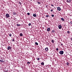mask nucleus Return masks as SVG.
Masks as SVG:
<instances>
[{
    "label": "nucleus",
    "mask_w": 72,
    "mask_h": 72,
    "mask_svg": "<svg viewBox=\"0 0 72 72\" xmlns=\"http://www.w3.org/2000/svg\"><path fill=\"white\" fill-rule=\"evenodd\" d=\"M61 20L62 21H64V18H61Z\"/></svg>",
    "instance_id": "11"
},
{
    "label": "nucleus",
    "mask_w": 72,
    "mask_h": 72,
    "mask_svg": "<svg viewBox=\"0 0 72 72\" xmlns=\"http://www.w3.org/2000/svg\"><path fill=\"white\" fill-rule=\"evenodd\" d=\"M27 15H30V14L29 13H27Z\"/></svg>",
    "instance_id": "21"
},
{
    "label": "nucleus",
    "mask_w": 72,
    "mask_h": 72,
    "mask_svg": "<svg viewBox=\"0 0 72 72\" xmlns=\"http://www.w3.org/2000/svg\"><path fill=\"white\" fill-rule=\"evenodd\" d=\"M6 17H7V18H9V17H10V16L9 15V14H7L6 15Z\"/></svg>",
    "instance_id": "3"
},
{
    "label": "nucleus",
    "mask_w": 72,
    "mask_h": 72,
    "mask_svg": "<svg viewBox=\"0 0 72 72\" xmlns=\"http://www.w3.org/2000/svg\"><path fill=\"white\" fill-rule=\"evenodd\" d=\"M37 60H40V58H37Z\"/></svg>",
    "instance_id": "30"
},
{
    "label": "nucleus",
    "mask_w": 72,
    "mask_h": 72,
    "mask_svg": "<svg viewBox=\"0 0 72 72\" xmlns=\"http://www.w3.org/2000/svg\"><path fill=\"white\" fill-rule=\"evenodd\" d=\"M50 31V28H48L47 29V31L49 32V31Z\"/></svg>",
    "instance_id": "5"
},
{
    "label": "nucleus",
    "mask_w": 72,
    "mask_h": 72,
    "mask_svg": "<svg viewBox=\"0 0 72 72\" xmlns=\"http://www.w3.org/2000/svg\"><path fill=\"white\" fill-rule=\"evenodd\" d=\"M71 41H72V37L71 38Z\"/></svg>",
    "instance_id": "35"
},
{
    "label": "nucleus",
    "mask_w": 72,
    "mask_h": 72,
    "mask_svg": "<svg viewBox=\"0 0 72 72\" xmlns=\"http://www.w3.org/2000/svg\"><path fill=\"white\" fill-rule=\"evenodd\" d=\"M67 33H70V31H68L67 32Z\"/></svg>",
    "instance_id": "19"
},
{
    "label": "nucleus",
    "mask_w": 72,
    "mask_h": 72,
    "mask_svg": "<svg viewBox=\"0 0 72 72\" xmlns=\"http://www.w3.org/2000/svg\"><path fill=\"white\" fill-rule=\"evenodd\" d=\"M53 9H52L50 10V11L51 12H53Z\"/></svg>",
    "instance_id": "31"
},
{
    "label": "nucleus",
    "mask_w": 72,
    "mask_h": 72,
    "mask_svg": "<svg viewBox=\"0 0 72 72\" xmlns=\"http://www.w3.org/2000/svg\"><path fill=\"white\" fill-rule=\"evenodd\" d=\"M51 6H54V5L53 4H51Z\"/></svg>",
    "instance_id": "34"
},
{
    "label": "nucleus",
    "mask_w": 72,
    "mask_h": 72,
    "mask_svg": "<svg viewBox=\"0 0 72 72\" xmlns=\"http://www.w3.org/2000/svg\"><path fill=\"white\" fill-rule=\"evenodd\" d=\"M16 25L17 26H21V24H16Z\"/></svg>",
    "instance_id": "20"
},
{
    "label": "nucleus",
    "mask_w": 72,
    "mask_h": 72,
    "mask_svg": "<svg viewBox=\"0 0 72 72\" xmlns=\"http://www.w3.org/2000/svg\"><path fill=\"white\" fill-rule=\"evenodd\" d=\"M61 46H63V44H61Z\"/></svg>",
    "instance_id": "33"
},
{
    "label": "nucleus",
    "mask_w": 72,
    "mask_h": 72,
    "mask_svg": "<svg viewBox=\"0 0 72 72\" xmlns=\"http://www.w3.org/2000/svg\"><path fill=\"white\" fill-rule=\"evenodd\" d=\"M12 41H14V39H13L12 40Z\"/></svg>",
    "instance_id": "32"
},
{
    "label": "nucleus",
    "mask_w": 72,
    "mask_h": 72,
    "mask_svg": "<svg viewBox=\"0 0 72 72\" xmlns=\"http://www.w3.org/2000/svg\"><path fill=\"white\" fill-rule=\"evenodd\" d=\"M19 4H20V5H22L21 3L20 2H19Z\"/></svg>",
    "instance_id": "28"
},
{
    "label": "nucleus",
    "mask_w": 72,
    "mask_h": 72,
    "mask_svg": "<svg viewBox=\"0 0 72 72\" xmlns=\"http://www.w3.org/2000/svg\"><path fill=\"white\" fill-rule=\"evenodd\" d=\"M7 49L8 50H9V49H11V46H8V47Z\"/></svg>",
    "instance_id": "9"
},
{
    "label": "nucleus",
    "mask_w": 72,
    "mask_h": 72,
    "mask_svg": "<svg viewBox=\"0 0 72 72\" xmlns=\"http://www.w3.org/2000/svg\"><path fill=\"white\" fill-rule=\"evenodd\" d=\"M59 53L60 54V55H63L64 54V51H59Z\"/></svg>",
    "instance_id": "1"
},
{
    "label": "nucleus",
    "mask_w": 72,
    "mask_h": 72,
    "mask_svg": "<svg viewBox=\"0 0 72 72\" xmlns=\"http://www.w3.org/2000/svg\"><path fill=\"white\" fill-rule=\"evenodd\" d=\"M37 3H38V4H41V3H40L39 2H37Z\"/></svg>",
    "instance_id": "29"
},
{
    "label": "nucleus",
    "mask_w": 72,
    "mask_h": 72,
    "mask_svg": "<svg viewBox=\"0 0 72 72\" xmlns=\"http://www.w3.org/2000/svg\"><path fill=\"white\" fill-rule=\"evenodd\" d=\"M31 25V23H29L28 26H30Z\"/></svg>",
    "instance_id": "24"
},
{
    "label": "nucleus",
    "mask_w": 72,
    "mask_h": 72,
    "mask_svg": "<svg viewBox=\"0 0 72 72\" xmlns=\"http://www.w3.org/2000/svg\"><path fill=\"white\" fill-rule=\"evenodd\" d=\"M71 1V0H67L66 2L67 3H70Z\"/></svg>",
    "instance_id": "6"
},
{
    "label": "nucleus",
    "mask_w": 72,
    "mask_h": 72,
    "mask_svg": "<svg viewBox=\"0 0 72 72\" xmlns=\"http://www.w3.org/2000/svg\"><path fill=\"white\" fill-rule=\"evenodd\" d=\"M58 50H59V49H58V48H57L56 49V51H58Z\"/></svg>",
    "instance_id": "27"
},
{
    "label": "nucleus",
    "mask_w": 72,
    "mask_h": 72,
    "mask_svg": "<svg viewBox=\"0 0 72 72\" xmlns=\"http://www.w3.org/2000/svg\"><path fill=\"white\" fill-rule=\"evenodd\" d=\"M9 36H10V37H11V36H12V34L10 33L9 35Z\"/></svg>",
    "instance_id": "25"
},
{
    "label": "nucleus",
    "mask_w": 72,
    "mask_h": 72,
    "mask_svg": "<svg viewBox=\"0 0 72 72\" xmlns=\"http://www.w3.org/2000/svg\"><path fill=\"white\" fill-rule=\"evenodd\" d=\"M20 36H23V34L22 33H20Z\"/></svg>",
    "instance_id": "14"
},
{
    "label": "nucleus",
    "mask_w": 72,
    "mask_h": 72,
    "mask_svg": "<svg viewBox=\"0 0 72 72\" xmlns=\"http://www.w3.org/2000/svg\"><path fill=\"white\" fill-rule=\"evenodd\" d=\"M35 45H39V44L37 42H35Z\"/></svg>",
    "instance_id": "17"
},
{
    "label": "nucleus",
    "mask_w": 72,
    "mask_h": 72,
    "mask_svg": "<svg viewBox=\"0 0 72 72\" xmlns=\"http://www.w3.org/2000/svg\"><path fill=\"white\" fill-rule=\"evenodd\" d=\"M53 13H54V12H53Z\"/></svg>",
    "instance_id": "36"
},
{
    "label": "nucleus",
    "mask_w": 72,
    "mask_h": 72,
    "mask_svg": "<svg viewBox=\"0 0 72 72\" xmlns=\"http://www.w3.org/2000/svg\"><path fill=\"white\" fill-rule=\"evenodd\" d=\"M30 63H31L30 62H27V64H30Z\"/></svg>",
    "instance_id": "26"
},
{
    "label": "nucleus",
    "mask_w": 72,
    "mask_h": 72,
    "mask_svg": "<svg viewBox=\"0 0 72 72\" xmlns=\"http://www.w3.org/2000/svg\"><path fill=\"white\" fill-rule=\"evenodd\" d=\"M45 50H46V51H48L49 50V49H48V48L46 47V48L45 49Z\"/></svg>",
    "instance_id": "10"
},
{
    "label": "nucleus",
    "mask_w": 72,
    "mask_h": 72,
    "mask_svg": "<svg viewBox=\"0 0 72 72\" xmlns=\"http://www.w3.org/2000/svg\"><path fill=\"white\" fill-rule=\"evenodd\" d=\"M51 17H54V15L53 14H52L51 15Z\"/></svg>",
    "instance_id": "23"
},
{
    "label": "nucleus",
    "mask_w": 72,
    "mask_h": 72,
    "mask_svg": "<svg viewBox=\"0 0 72 72\" xmlns=\"http://www.w3.org/2000/svg\"><path fill=\"white\" fill-rule=\"evenodd\" d=\"M33 17H36V13H35L34 14H33Z\"/></svg>",
    "instance_id": "7"
},
{
    "label": "nucleus",
    "mask_w": 72,
    "mask_h": 72,
    "mask_svg": "<svg viewBox=\"0 0 72 72\" xmlns=\"http://www.w3.org/2000/svg\"><path fill=\"white\" fill-rule=\"evenodd\" d=\"M13 14L14 15H16V13H15V12H13Z\"/></svg>",
    "instance_id": "12"
},
{
    "label": "nucleus",
    "mask_w": 72,
    "mask_h": 72,
    "mask_svg": "<svg viewBox=\"0 0 72 72\" xmlns=\"http://www.w3.org/2000/svg\"><path fill=\"white\" fill-rule=\"evenodd\" d=\"M0 62H1L2 63H3V62H4V61H3V59H2V60H0Z\"/></svg>",
    "instance_id": "15"
},
{
    "label": "nucleus",
    "mask_w": 72,
    "mask_h": 72,
    "mask_svg": "<svg viewBox=\"0 0 72 72\" xmlns=\"http://www.w3.org/2000/svg\"><path fill=\"white\" fill-rule=\"evenodd\" d=\"M46 17H47V18H48V17H49V15H46Z\"/></svg>",
    "instance_id": "18"
},
{
    "label": "nucleus",
    "mask_w": 72,
    "mask_h": 72,
    "mask_svg": "<svg viewBox=\"0 0 72 72\" xmlns=\"http://www.w3.org/2000/svg\"><path fill=\"white\" fill-rule=\"evenodd\" d=\"M58 27L59 29H61L62 28V26L61 25H60L58 26Z\"/></svg>",
    "instance_id": "4"
},
{
    "label": "nucleus",
    "mask_w": 72,
    "mask_h": 72,
    "mask_svg": "<svg viewBox=\"0 0 72 72\" xmlns=\"http://www.w3.org/2000/svg\"><path fill=\"white\" fill-rule=\"evenodd\" d=\"M66 63H67L66 64L67 66H69V63L68 62H67Z\"/></svg>",
    "instance_id": "16"
},
{
    "label": "nucleus",
    "mask_w": 72,
    "mask_h": 72,
    "mask_svg": "<svg viewBox=\"0 0 72 72\" xmlns=\"http://www.w3.org/2000/svg\"><path fill=\"white\" fill-rule=\"evenodd\" d=\"M57 9L59 11H60L61 10V8L60 7H57Z\"/></svg>",
    "instance_id": "2"
},
{
    "label": "nucleus",
    "mask_w": 72,
    "mask_h": 72,
    "mask_svg": "<svg viewBox=\"0 0 72 72\" xmlns=\"http://www.w3.org/2000/svg\"><path fill=\"white\" fill-rule=\"evenodd\" d=\"M41 65H42V66H44V62H42L41 63Z\"/></svg>",
    "instance_id": "13"
},
{
    "label": "nucleus",
    "mask_w": 72,
    "mask_h": 72,
    "mask_svg": "<svg viewBox=\"0 0 72 72\" xmlns=\"http://www.w3.org/2000/svg\"><path fill=\"white\" fill-rule=\"evenodd\" d=\"M51 42H52L53 43H54V41L53 40H52Z\"/></svg>",
    "instance_id": "22"
},
{
    "label": "nucleus",
    "mask_w": 72,
    "mask_h": 72,
    "mask_svg": "<svg viewBox=\"0 0 72 72\" xmlns=\"http://www.w3.org/2000/svg\"><path fill=\"white\" fill-rule=\"evenodd\" d=\"M51 32H52L53 33H55V30H53Z\"/></svg>",
    "instance_id": "8"
}]
</instances>
